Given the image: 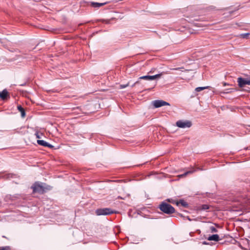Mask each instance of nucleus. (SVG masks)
<instances>
[{
	"label": "nucleus",
	"mask_w": 250,
	"mask_h": 250,
	"mask_svg": "<svg viewBox=\"0 0 250 250\" xmlns=\"http://www.w3.org/2000/svg\"><path fill=\"white\" fill-rule=\"evenodd\" d=\"M181 68H172V70H179V69H180Z\"/></svg>",
	"instance_id": "obj_24"
},
{
	"label": "nucleus",
	"mask_w": 250,
	"mask_h": 250,
	"mask_svg": "<svg viewBox=\"0 0 250 250\" xmlns=\"http://www.w3.org/2000/svg\"><path fill=\"white\" fill-rule=\"evenodd\" d=\"M188 220L190 221L191 220L190 219V218H188Z\"/></svg>",
	"instance_id": "obj_28"
},
{
	"label": "nucleus",
	"mask_w": 250,
	"mask_h": 250,
	"mask_svg": "<svg viewBox=\"0 0 250 250\" xmlns=\"http://www.w3.org/2000/svg\"><path fill=\"white\" fill-rule=\"evenodd\" d=\"M162 74H163V73H162L160 74L155 75L154 76H148V75L140 77L139 79L140 80L143 79V80H147V81H152V80H154L156 79L160 78L161 77V76L162 75Z\"/></svg>",
	"instance_id": "obj_5"
},
{
	"label": "nucleus",
	"mask_w": 250,
	"mask_h": 250,
	"mask_svg": "<svg viewBox=\"0 0 250 250\" xmlns=\"http://www.w3.org/2000/svg\"><path fill=\"white\" fill-rule=\"evenodd\" d=\"M0 250H9V248L8 247H0Z\"/></svg>",
	"instance_id": "obj_21"
},
{
	"label": "nucleus",
	"mask_w": 250,
	"mask_h": 250,
	"mask_svg": "<svg viewBox=\"0 0 250 250\" xmlns=\"http://www.w3.org/2000/svg\"><path fill=\"white\" fill-rule=\"evenodd\" d=\"M247 84L248 85H250V78H247Z\"/></svg>",
	"instance_id": "obj_22"
},
{
	"label": "nucleus",
	"mask_w": 250,
	"mask_h": 250,
	"mask_svg": "<svg viewBox=\"0 0 250 250\" xmlns=\"http://www.w3.org/2000/svg\"><path fill=\"white\" fill-rule=\"evenodd\" d=\"M176 125L180 128H189L192 125V123L188 120H179L176 122Z\"/></svg>",
	"instance_id": "obj_3"
},
{
	"label": "nucleus",
	"mask_w": 250,
	"mask_h": 250,
	"mask_svg": "<svg viewBox=\"0 0 250 250\" xmlns=\"http://www.w3.org/2000/svg\"><path fill=\"white\" fill-rule=\"evenodd\" d=\"M37 143L39 145L42 146H47L49 148H52L53 147V146L52 145L49 144V143H48L47 142H46L43 140H37Z\"/></svg>",
	"instance_id": "obj_9"
},
{
	"label": "nucleus",
	"mask_w": 250,
	"mask_h": 250,
	"mask_svg": "<svg viewBox=\"0 0 250 250\" xmlns=\"http://www.w3.org/2000/svg\"><path fill=\"white\" fill-rule=\"evenodd\" d=\"M229 92H230V91H228V92H223V93H229Z\"/></svg>",
	"instance_id": "obj_27"
},
{
	"label": "nucleus",
	"mask_w": 250,
	"mask_h": 250,
	"mask_svg": "<svg viewBox=\"0 0 250 250\" xmlns=\"http://www.w3.org/2000/svg\"><path fill=\"white\" fill-rule=\"evenodd\" d=\"M153 106L155 108H158L165 105H169V104L162 101V100H155L152 102Z\"/></svg>",
	"instance_id": "obj_6"
},
{
	"label": "nucleus",
	"mask_w": 250,
	"mask_h": 250,
	"mask_svg": "<svg viewBox=\"0 0 250 250\" xmlns=\"http://www.w3.org/2000/svg\"><path fill=\"white\" fill-rule=\"evenodd\" d=\"M9 97L8 91L6 89H4L2 91L0 92V98L2 100H5Z\"/></svg>",
	"instance_id": "obj_8"
},
{
	"label": "nucleus",
	"mask_w": 250,
	"mask_h": 250,
	"mask_svg": "<svg viewBox=\"0 0 250 250\" xmlns=\"http://www.w3.org/2000/svg\"><path fill=\"white\" fill-rule=\"evenodd\" d=\"M176 204L178 206L181 205L183 207H187L188 206V204L187 203V202L182 200H181L179 202H177Z\"/></svg>",
	"instance_id": "obj_13"
},
{
	"label": "nucleus",
	"mask_w": 250,
	"mask_h": 250,
	"mask_svg": "<svg viewBox=\"0 0 250 250\" xmlns=\"http://www.w3.org/2000/svg\"><path fill=\"white\" fill-rule=\"evenodd\" d=\"M35 135H36L37 138H39V139L41 138L42 136V133H40L39 132H36L35 133Z\"/></svg>",
	"instance_id": "obj_17"
},
{
	"label": "nucleus",
	"mask_w": 250,
	"mask_h": 250,
	"mask_svg": "<svg viewBox=\"0 0 250 250\" xmlns=\"http://www.w3.org/2000/svg\"><path fill=\"white\" fill-rule=\"evenodd\" d=\"M50 187L46 186L45 184L36 182L32 187L33 192L42 193L45 190L50 189Z\"/></svg>",
	"instance_id": "obj_1"
},
{
	"label": "nucleus",
	"mask_w": 250,
	"mask_h": 250,
	"mask_svg": "<svg viewBox=\"0 0 250 250\" xmlns=\"http://www.w3.org/2000/svg\"><path fill=\"white\" fill-rule=\"evenodd\" d=\"M195 26H197V27H202L203 26V25H202L200 23H196L195 24Z\"/></svg>",
	"instance_id": "obj_23"
},
{
	"label": "nucleus",
	"mask_w": 250,
	"mask_h": 250,
	"mask_svg": "<svg viewBox=\"0 0 250 250\" xmlns=\"http://www.w3.org/2000/svg\"><path fill=\"white\" fill-rule=\"evenodd\" d=\"M105 3L91 2V5L94 7H99L104 5Z\"/></svg>",
	"instance_id": "obj_11"
},
{
	"label": "nucleus",
	"mask_w": 250,
	"mask_h": 250,
	"mask_svg": "<svg viewBox=\"0 0 250 250\" xmlns=\"http://www.w3.org/2000/svg\"><path fill=\"white\" fill-rule=\"evenodd\" d=\"M195 170H189V171H187L186 172L184 173V174H181V175H179L178 176L179 177H185L187 175L189 174H191Z\"/></svg>",
	"instance_id": "obj_14"
},
{
	"label": "nucleus",
	"mask_w": 250,
	"mask_h": 250,
	"mask_svg": "<svg viewBox=\"0 0 250 250\" xmlns=\"http://www.w3.org/2000/svg\"><path fill=\"white\" fill-rule=\"evenodd\" d=\"M113 213L114 212L109 208H100L96 211V213L97 215H107Z\"/></svg>",
	"instance_id": "obj_4"
},
{
	"label": "nucleus",
	"mask_w": 250,
	"mask_h": 250,
	"mask_svg": "<svg viewBox=\"0 0 250 250\" xmlns=\"http://www.w3.org/2000/svg\"><path fill=\"white\" fill-rule=\"evenodd\" d=\"M128 85H129V83H127L126 84H122V85H120V87L121 89H123V88L126 87Z\"/></svg>",
	"instance_id": "obj_20"
},
{
	"label": "nucleus",
	"mask_w": 250,
	"mask_h": 250,
	"mask_svg": "<svg viewBox=\"0 0 250 250\" xmlns=\"http://www.w3.org/2000/svg\"><path fill=\"white\" fill-rule=\"evenodd\" d=\"M209 208V206L207 205H203L202 206V208L201 209L202 210H207Z\"/></svg>",
	"instance_id": "obj_19"
},
{
	"label": "nucleus",
	"mask_w": 250,
	"mask_h": 250,
	"mask_svg": "<svg viewBox=\"0 0 250 250\" xmlns=\"http://www.w3.org/2000/svg\"><path fill=\"white\" fill-rule=\"evenodd\" d=\"M232 13H233L232 11H229V15H231Z\"/></svg>",
	"instance_id": "obj_26"
},
{
	"label": "nucleus",
	"mask_w": 250,
	"mask_h": 250,
	"mask_svg": "<svg viewBox=\"0 0 250 250\" xmlns=\"http://www.w3.org/2000/svg\"><path fill=\"white\" fill-rule=\"evenodd\" d=\"M237 82L238 83V85L240 87H243L246 84H247V79H243L242 78H238Z\"/></svg>",
	"instance_id": "obj_7"
},
{
	"label": "nucleus",
	"mask_w": 250,
	"mask_h": 250,
	"mask_svg": "<svg viewBox=\"0 0 250 250\" xmlns=\"http://www.w3.org/2000/svg\"><path fill=\"white\" fill-rule=\"evenodd\" d=\"M208 86H204V87H197L195 88V90L196 91V92H200L203 90H204V89H206L207 88H208Z\"/></svg>",
	"instance_id": "obj_15"
},
{
	"label": "nucleus",
	"mask_w": 250,
	"mask_h": 250,
	"mask_svg": "<svg viewBox=\"0 0 250 250\" xmlns=\"http://www.w3.org/2000/svg\"><path fill=\"white\" fill-rule=\"evenodd\" d=\"M208 240L209 241H214L217 242L219 241V236L218 234H213L211 236H208Z\"/></svg>",
	"instance_id": "obj_10"
},
{
	"label": "nucleus",
	"mask_w": 250,
	"mask_h": 250,
	"mask_svg": "<svg viewBox=\"0 0 250 250\" xmlns=\"http://www.w3.org/2000/svg\"><path fill=\"white\" fill-rule=\"evenodd\" d=\"M210 230L212 233L217 232V229L213 226L210 227Z\"/></svg>",
	"instance_id": "obj_18"
},
{
	"label": "nucleus",
	"mask_w": 250,
	"mask_h": 250,
	"mask_svg": "<svg viewBox=\"0 0 250 250\" xmlns=\"http://www.w3.org/2000/svg\"><path fill=\"white\" fill-rule=\"evenodd\" d=\"M18 109L20 112H21L22 117H24L25 115V113L24 110V109L21 107V106L19 105L18 106Z\"/></svg>",
	"instance_id": "obj_12"
},
{
	"label": "nucleus",
	"mask_w": 250,
	"mask_h": 250,
	"mask_svg": "<svg viewBox=\"0 0 250 250\" xmlns=\"http://www.w3.org/2000/svg\"><path fill=\"white\" fill-rule=\"evenodd\" d=\"M224 85H226V83H224Z\"/></svg>",
	"instance_id": "obj_29"
},
{
	"label": "nucleus",
	"mask_w": 250,
	"mask_h": 250,
	"mask_svg": "<svg viewBox=\"0 0 250 250\" xmlns=\"http://www.w3.org/2000/svg\"><path fill=\"white\" fill-rule=\"evenodd\" d=\"M250 35V33H244L240 35V37L243 38H248L249 36Z\"/></svg>",
	"instance_id": "obj_16"
},
{
	"label": "nucleus",
	"mask_w": 250,
	"mask_h": 250,
	"mask_svg": "<svg viewBox=\"0 0 250 250\" xmlns=\"http://www.w3.org/2000/svg\"><path fill=\"white\" fill-rule=\"evenodd\" d=\"M160 209L161 210L167 214L172 213L175 211L173 207L167 203H162L160 206Z\"/></svg>",
	"instance_id": "obj_2"
},
{
	"label": "nucleus",
	"mask_w": 250,
	"mask_h": 250,
	"mask_svg": "<svg viewBox=\"0 0 250 250\" xmlns=\"http://www.w3.org/2000/svg\"><path fill=\"white\" fill-rule=\"evenodd\" d=\"M139 83V81H137L136 83H135L132 85V86H134L136 83Z\"/></svg>",
	"instance_id": "obj_25"
}]
</instances>
